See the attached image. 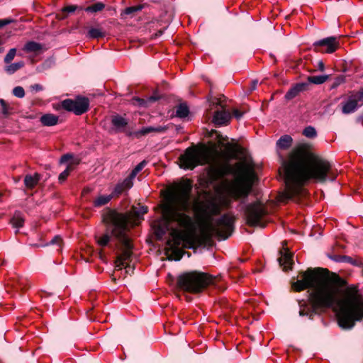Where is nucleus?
<instances>
[{
    "label": "nucleus",
    "mask_w": 363,
    "mask_h": 363,
    "mask_svg": "<svg viewBox=\"0 0 363 363\" xmlns=\"http://www.w3.org/2000/svg\"><path fill=\"white\" fill-rule=\"evenodd\" d=\"M12 21H13V20L9 19V18L0 19V28H2L4 26L11 23Z\"/></svg>",
    "instance_id": "nucleus-39"
},
{
    "label": "nucleus",
    "mask_w": 363,
    "mask_h": 363,
    "mask_svg": "<svg viewBox=\"0 0 363 363\" xmlns=\"http://www.w3.org/2000/svg\"><path fill=\"white\" fill-rule=\"evenodd\" d=\"M5 43V40L2 39V38L0 36V46L2 45Z\"/></svg>",
    "instance_id": "nucleus-48"
},
{
    "label": "nucleus",
    "mask_w": 363,
    "mask_h": 363,
    "mask_svg": "<svg viewBox=\"0 0 363 363\" xmlns=\"http://www.w3.org/2000/svg\"><path fill=\"white\" fill-rule=\"evenodd\" d=\"M31 88H32V89L36 91H41L43 89L42 86L40 85V84H38L32 85Z\"/></svg>",
    "instance_id": "nucleus-44"
},
{
    "label": "nucleus",
    "mask_w": 363,
    "mask_h": 363,
    "mask_svg": "<svg viewBox=\"0 0 363 363\" xmlns=\"http://www.w3.org/2000/svg\"><path fill=\"white\" fill-rule=\"evenodd\" d=\"M41 176L38 173L27 174L24 178V184L26 189H33L40 180Z\"/></svg>",
    "instance_id": "nucleus-17"
},
{
    "label": "nucleus",
    "mask_w": 363,
    "mask_h": 363,
    "mask_svg": "<svg viewBox=\"0 0 363 363\" xmlns=\"http://www.w3.org/2000/svg\"><path fill=\"white\" fill-rule=\"evenodd\" d=\"M233 113L234 117L236 118L237 119L240 118L242 116V113H241L239 110L236 108L233 109Z\"/></svg>",
    "instance_id": "nucleus-40"
},
{
    "label": "nucleus",
    "mask_w": 363,
    "mask_h": 363,
    "mask_svg": "<svg viewBox=\"0 0 363 363\" xmlns=\"http://www.w3.org/2000/svg\"><path fill=\"white\" fill-rule=\"evenodd\" d=\"M16 55V48L10 49L4 57V62L6 64L10 63L13 60Z\"/></svg>",
    "instance_id": "nucleus-34"
},
{
    "label": "nucleus",
    "mask_w": 363,
    "mask_h": 363,
    "mask_svg": "<svg viewBox=\"0 0 363 363\" xmlns=\"http://www.w3.org/2000/svg\"><path fill=\"white\" fill-rule=\"evenodd\" d=\"M229 206L230 201L216 196H210L194 203V211L199 224L197 237L201 244L209 243L213 237L225 240L232 235L235 220L232 213L213 218L220 213L223 206Z\"/></svg>",
    "instance_id": "nucleus-5"
},
{
    "label": "nucleus",
    "mask_w": 363,
    "mask_h": 363,
    "mask_svg": "<svg viewBox=\"0 0 363 363\" xmlns=\"http://www.w3.org/2000/svg\"><path fill=\"white\" fill-rule=\"evenodd\" d=\"M4 51V49L0 48V52H2Z\"/></svg>",
    "instance_id": "nucleus-51"
},
{
    "label": "nucleus",
    "mask_w": 363,
    "mask_h": 363,
    "mask_svg": "<svg viewBox=\"0 0 363 363\" xmlns=\"http://www.w3.org/2000/svg\"><path fill=\"white\" fill-rule=\"evenodd\" d=\"M11 223L13 228H21L24 223V218L22 213L19 211L15 212L11 218Z\"/></svg>",
    "instance_id": "nucleus-23"
},
{
    "label": "nucleus",
    "mask_w": 363,
    "mask_h": 363,
    "mask_svg": "<svg viewBox=\"0 0 363 363\" xmlns=\"http://www.w3.org/2000/svg\"><path fill=\"white\" fill-rule=\"evenodd\" d=\"M286 188L279 195V201L285 202L307 194L303 186L310 180L324 182L333 181L337 174L329 161L310 152L305 145L293 150L289 160L284 162Z\"/></svg>",
    "instance_id": "nucleus-3"
},
{
    "label": "nucleus",
    "mask_w": 363,
    "mask_h": 363,
    "mask_svg": "<svg viewBox=\"0 0 363 363\" xmlns=\"http://www.w3.org/2000/svg\"><path fill=\"white\" fill-rule=\"evenodd\" d=\"M358 103L359 102H358L357 98L352 94V95H350L348 97L347 100L345 103L342 104V113L345 114H349V113L354 112L359 106Z\"/></svg>",
    "instance_id": "nucleus-14"
},
{
    "label": "nucleus",
    "mask_w": 363,
    "mask_h": 363,
    "mask_svg": "<svg viewBox=\"0 0 363 363\" xmlns=\"http://www.w3.org/2000/svg\"><path fill=\"white\" fill-rule=\"evenodd\" d=\"M215 280L216 277L209 274L192 271L179 276L177 286L183 291L197 294L201 292L209 285L213 284Z\"/></svg>",
    "instance_id": "nucleus-7"
},
{
    "label": "nucleus",
    "mask_w": 363,
    "mask_h": 363,
    "mask_svg": "<svg viewBox=\"0 0 363 363\" xmlns=\"http://www.w3.org/2000/svg\"><path fill=\"white\" fill-rule=\"evenodd\" d=\"M303 135L309 138H314L317 135V132L313 127L308 126L304 128Z\"/></svg>",
    "instance_id": "nucleus-33"
},
{
    "label": "nucleus",
    "mask_w": 363,
    "mask_h": 363,
    "mask_svg": "<svg viewBox=\"0 0 363 363\" xmlns=\"http://www.w3.org/2000/svg\"><path fill=\"white\" fill-rule=\"evenodd\" d=\"M146 162L145 160L140 162L131 172L128 177L133 181L136 175L144 168L146 165Z\"/></svg>",
    "instance_id": "nucleus-29"
},
{
    "label": "nucleus",
    "mask_w": 363,
    "mask_h": 363,
    "mask_svg": "<svg viewBox=\"0 0 363 363\" xmlns=\"http://www.w3.org/2000/svg\"><path fill=\"white\" fill-rule=\"evenodd\" d=\"M24 66V62L23 61L11 63L4 67V70L9 74H12L15 73L18 69H21Z\"/></svg>",
    "instance_id": "nucleus-26"
},
{
    "label": "nucleus",
    "mask_w": 363,
    "mask_h": 363,
    "mask_svg": "<svg viewBox=\"0 0 363 363\" xmlns=\"http://www.w3.org/2000/svg\"><path fill=\"white\" fill-rule=\"evenodd\" d=\"M0 104H1V108H2V113L5 116L9 115L10 113L9 106L6 104V102L4 99H0Z\"/></svg>",
    "instance_id": "nucleus-36"
},
{
    "label": "nucleus",
    "mask_w": 363,
    "mask_h": 363,
    "mask_svg": "<svg viewBox=\"0 0 363 363\" xmlns=\"http://www.w3.org/2000/svg\"><path fill=\"white\" fill-rule=\"evenodd\" d=\"M72 158V155H63L61 159H60V162L61 163H63V162H66L67 161H68L69 160H70Z\"/></svg>",
    "instance_id": "nucleus-42"
},
{
    "label": "nucleus",
    "mask_w": 363,
    "mask_h": 363,
    "mask_svg": "<svg viewBox=\"0 0 363 363\" xmlns=\"http://www.w3.org/2000/svg\"><path fill=\"white\" fill-rule=\"evenodd\" d=\"M208 174L213 180H218L228 174L234 175L235 179L226 186V191L235 200L247 197L256 179L252 164L245 160L234 165L228 162L211 164Z\"/></svg>",
    "instance_id": "nucleus-6"
},
{
    "label": "nucleus",
    "mask_w": 363,
    "mask_h": 363,
    "mask_svg": "<svg viewBox=\"0 0 363 363\" xmlns=\"http://www.w3.org/2000/svg\"><path fill=\"white\" fill-rule=\"evenodd\" d=\"M293 143L292 138L289 135H282L277 142V149L279 150H287L289 149Z\"/></svg>",
    "instance_id": "nucleus-18"
},
{
    "label": "nucleus",
    "mask_w": 363,
    "mask_h": 363,
    "mask_svg": "<svg viewBox=\"0 0 363 363\" xmlns=\"http://www.w3.org/2000/svg\"><path fill=\"white\" fill-rule=\"evenodd\" d=\"M257 84V81H253L251 86V91H253L256 89Z\"/></svg>",
    "instance_id": "nucleus-47"
},
{
    "label": "nucleus",
    "mask_w": 363,
    "mask_h": 363,
    "mask_svg": "<svg viewBox=\"0 0 363 363\" xmlns=\"http://www.w3.org/2000/svg\"><path fill=\"white\" fill-rule=\"evenodd\" d=\"M23 50L27 53H37L42 50V45L34 41H29L25 44Z\"/></svg>",
    "instance_id": "nucleus-21"
},
{
    "label": "nucleus",
    "mask_w": 363,
    "mask_h": 363,
    "mask_svg": "<svg viewBox=\"0 0 363 363\" xmlns=\"http://www.w3.org/2000/svg\"><path fill=\"white\" fill-rule=\"evenodd\" d=\"M76 9V7L74 6H67L65 7L64 9H63V11H66V12H73Z\"/></svg>",
    "instance_id": "nucleus-43"
},
{
    "label": "nucleus",
    "mask_w": 363,
    "mask_h": 363,
    "mask_svg": "<svg viewBox=\"0 0 363 363\" xmlns=\"http://www.w3.org/2000/svg\"><path fill=\"white\" fill-rule=\"evenodd\" d=\"M266 213L265 207L258 201L247 205L245 209L247 223L252 226L264 227V225L262 224V218Z\"/></svg>",
    "instance_id": "nucleus-9"
},
{
    "label": "nucleus",
    "mask_w": 363,
    "mask_h": 363,
    "mask_svg": "<svg viewBox=\"0 0 363 363\" xmlns=\"http://www.w3.org/2000/svg\"><path fill=\"white\" fill-rule=\"evenodd\" d=\"M167 130L165 126H157V127H144L140 130L138 131H130L128 130H123V132L128 137H133L135 138H140L143 136H145L150 133H164Z\"/></svg>",
    "instance_id": "nucleus-12"
},
{
    "label": "nucleus",
    "mask_w": 363,
    "mask_h": 363,
    "mask_svg": "<svg viewBox=\"0 0 363 363\" xmlns=\"http://www.w3.org/2000/svg\"><path fill=\"white\" fill-rule=\"evenodd\" d=\"M329 271L323 268L308 269L301 279L292 284L296 291L312 289L308 300L299 302V315L313 319L327 308H332L340 327L350 329L363 318V299L354 286L340 289L329 278Z\"/></svg>",
    "instance_id": "nucleus-1"
},
{
    "label": "nucleus",
    "mask_w": 363,
    "mask_h": 363,
    "mask_svg": "<svg viewBox=\"0 0 363 363\" xmlns=\"http://www.w3.org/2000/svg\"><path fill=\"white\" fill-rule=\"evenodd\" d=\"M106 35V32L100 28H91L87 33V38L96 39L103 38Z\"/></svg>",
    "instance_id": "nucleus-25"
},
{
    "label": "nucleus",
    "mask_w": 363,
    "mask_h": 363,
    "mask_svg": "<svg viewBox=\"0 0 363 363\" xmlns=\"http://www.w3.org/2000/svg\"><path fill=\"white\" fill-rule=\"evenodd\" d=\"M73 170L72 165L69 164L67 167L66 169L63 171L58 177L59 182L62 183L64 182L67 177L69 175L70 172Z\"/></svg>",
    "instance_id": "nucleus-32"
},
{
    "label": "nucleus",
    "mask_w": 363,
    "mask_h": 363,
    "mask_svg": "<svg viewBox=\"0 0 363 363\" xmlns=\"http://www.w3.org/2000/svg\"><path fill=\"white\" fill-rule=\"evenodd\" d=\"M59 117L54 114L47 113L40 117V121L45 126H52L58 123Z\"/></svg>",
    "instance_id": "nucleus-20"
},
{
    "label": "nucleus",
    "mask_w": 363,
    "mask_h": 363,
    "mask_svg": "<svg viewBox=\"0 0 363 363\" xmlns=\"http://www.w3.org/2000/svg\"><path fill=\"white\" fill-rule=\"evenodd\" d=\"M191 189V182L188 179L173 184L169 188L162 205V218L152 223V228L158 240H161L167 232L169 233L165 254L170 260L179 261L182 259L184 251L179 246L193 230L191 218L180 212L189 209Z\"/></svg>",
    "instance_id": "nucleus-2"
},
{
    "label": "nucleus",
    "mask_w": 363,
    "mask_h": 363,
    "mask_svg": "<svg viewBox=\"0 0 363 363\" xmlns=\"http://www.w3.org/2000/svg\"><path fill=\"white\" fill-rule=\"evenodd\" d=\"M133 185V181L128 177L122 182L118 183L111 195L118 196L125 190L130 189Z\"/></svg>",
    "instance_id": "nucleus-16"
},
{
    "label": "nucleus",
    "mask_w": 363,
    "mask_h": 363,
    "mask_svg": "<svg viewBox=\"0 0 363 363\" xmlns=\"http://www.w3.org/2000/svg\"><path fill=\"white\" fill-rule=\"evenodd\" d=\"M142 9H143V6H141V5L128 7L123 11V12L121 13V16H123L125 15H127V16L131 15L135 12H138V11L142 10Z\"/></svg>",
    "instance_id": "nucleus-31"
},
{
    "label": "nucleus",
    "mask_w": 363,
    "mask_h": 363,
    "mask_svg": "<svg viewBox=\"0 0 363 363\" xmlns=\"http://www.w3.org/2000/svg\"><path fill=\"white\" fill-rule=\"evenodd\" d=\"M62 106L76 115H82L88 111L89 101L86 97H77L75 100L65 99L62 102Z\"/></svg>",
    "instance_id": "nucleus-10"
},
{
    "label": "nucleus",
    "mask_w": 363,
    "mask_h": 363,
    "mask_svg": "<svg viewBox=\"0 0 363 363\" xmlns=\"http://www.w3.org/2000/svg\"><path fill=\"white\" fill-rule=\"evenodd\" d=\"M318 67L320 71H323L325 69L324 63L322 61L318 62Z\"/></svg>",
    "instance_id": "nucleus-46"
},
{
    "label": "nucleus",
    "mask_w": 363,
    "mask_h": 363,
    "mask_svg": "<svg viewBox=\"0 0 363 363\" xmlns=\"http://www.w3.org/2000/svg\"><path fill=\"white\" fill-rule=\"evenodd\" d=\"M189 113V108L186 104H180L176 109V115L179 118H185Z\"/></svg>",
    "instance_id": "nucleus-27"
},
{
    "label": "nucleus",
    "mask_w": 363,
    "mask_h": 363,
    "mask_svg": "<svg viewBox=\"0 0 363 363\" xmlns=\"http://www.w3.org/2000/svg\"><path fill=\"white\" fill-rule=\"evenodd\" d=\"M111 123L118 130H121V128H125L128 125V121L125 118L121 116H114L112 118Z\"/></svg>",
    "instance_id": "nucleus-24"
},
{
    "label": "nucleus",
    "mask_w": 363,
    "mask_h": 363,
    "mask_svg": "<svg viewBox=\"0 0 363 363\" xmlns=\"http://www.w3.org/2000/svg\"><path fill=\"white\" fill-rule=\"evenodd\" d=\"M218 138H219V139H218V140H219V142H220V143H221V140L223 139V138H222V137H221V136H220V135H218Z\"/></svg>",
    "instance_id": "nucleus-49"
},
{
    "label": "nucleus",
    "mask_w": 363,
    "mask_h": 363,
    "mask_svg": "<svg viewBox=\"0 0 363 363\" xmlns=\"http://www.w3.org/2000/svg\"><path fill=\"white\" fill-rule=\"evenodd\" d=\"M19 284H20V286L21 287V286L23 284V281H21Z\"/></svg>",
    "instance_id": "nucleus-50"
},
{
    "label": "nucleus",
    "mask_w": 363,
    "mask_h": 363,
    "mask_svg": "<svg viewBox=\"0 0 363 363\" xmlns=\"http://www.w3.org/2000/svg\"><path fill=\"white\" fill-rule=\"evenodd\" d=\"M113 198V195H100L97 196L93 201L95 207H101L106 205Z\"/></svg>",
    "instance_id": "nucleus-22"
},
{
    "label": "nucleus",
    "mask_w": 363,
    "mask_h": 363,
    "mask_svg": "<svg viewBox=\"0 0 363 363\" xmlns=\"http://www.w3.org/2000/svg\"><path fill=\"white\" fill-rule=\"evenodd\" d=\"M13 94L18 98H23L25 96V91L22 86H18L13 89Z\"/></svg>",
    "instance_id": "nucleus-35"
},
{
    "label": "nucleus",
    "mask_w": 363,
    "mask_h": 363,
    "mask_svg": "<svg viewBox=\"0 0 363 363\" xmlns=\"http://www.w3.org/2000/svg\"><path fill=\"white\" fill-rule=\"evenodd\" d=\"M147 212V206H133L129 213L110 211L104 218L106 231L96 237V242L100 247L108 246L111 241L115 242V248L121 251L115 262L117 269L127 267L126 262L130 258L133 249L129 232Z\"/></svg>",
    "instance_id": "nucleus-4"
},
{
    "label": "nucleus",
    "mask_w": 363,
    "mask_h": 363,
    "mask_svg": "<svg viewBox=\"0 0 363 363\" xmlns=\"http://www.w3.org/2000/svg\"><path fill=\"white\" fill-rule=\"evenodd\" d=\"M105 7V5L101 2L94 4L85 9L87 12L95 13L102 11Z\"/></svg>",
    "instance_id": "nucleus-30"
},
{
    "label": "nucleus",
    "mask_w": 363,
    "mask_h": 363,
    "mask_svg": "<svg viewBox=\"0 0 363 363\" xmlns=\"http://www.w3.org/2000/svg\"><path fill=\"white\" fill-rule=\"evenodd\" d=\"M62 242V238L60 236H55L50 241V243L56 244V245H58V247H59V248L57 249L58 251L61 250Z\"/></svg>",
    "instance_id": "nucleus-37"
},
{
    "label": "nucleus",
    "mask_w": 363,
    "mask_h": 363,
    "mask_svg": "<svg viewBox=\"0 0 363 363\" xmlns=\"http://www.w3.org/2000/svg\"><path fill=\"white\" fill-rule=\"evenodd\" d=\"M313 46L316 52L330 54L340 48V43L336 37H328L314 42Z\"/></svg>",
    "instance_id": "nucleus-11"
},
{
    "label": "nucleus",
    "mask_w": 363,
    "mask_h": 363,
    "mask_svg": "<svg viewBox=\"0 0 363 363\" xmlns=\"http://www.w3.org/2000/svg\"><path fill=\"white\" fill-rule=\"evenodd\" d=\"M179 160L182 168L193 169L198 165L208 163L210 157L208 152L204 146H191L185 150Z\"/></svg>",
    "instance_id": "nucleus-8"
},
{
    "label": "nucleus",
    "mask_w": 363,
    "mask_h": 363,
    "mask_svg": "<svg viewBox=\"0 0 363 363\" xmlns=\"http://www.w3.org/2000/svg\"><path fill=\"white\" fill-rule=\"evenodd\" d=\"M281 256L278 259L279 264L283 267V269L287 271L291 269L293 264L292 255L287 248H283L280 251Z\"/></svg>",
    "instance_id": "nucleus-13"
},
{
    "label": "nucleus",
    "mask_w": 363,
    "mask_h": 363,
    "mask_svg": "<svg viewBox=\"0 0 363 363\" xmlns=\"http://www.w3.org/2000/svg\"><path fill=\"white\" fill-rule=\"evenodd\" d=\"M231 118V115L229 111L223 110L216 111L213 122L216 125H223L227 124Z\"/></svg>",
    "instance_id": "nucleus-15"
},
{
    "label": "nucleus",
    "mask_w": 363,
    "mask_h": 363,
    "mask_svg": "<svg viewBox=\"0 0 363 363\" xmlns=\"http://www.w3.org/2000/svg\"><path fill=\"white\" fill-rule=\"evenodd\" d=\"M357 98L358 102L361 103V105L363 104V88L360 89L358 92L353 94Z\"/></svg>",
    "instance_id": "nucleus-38"
},
{
    "label": "nucleus",
    "mask_w": 363,
    "mask_h": 363,
    "mask_svg": "<svg viewBox=\"0 0 363 363\" xmlns=\"http://www.w3.org/2000/svg\"><path fill=\"white\" fill-rule=\"evenodd\" d=\"M344 82H345V77L342 76L340 77H338L337 79H336L333 86H337L340 85V84L343 83Z\"/></svg>",
    "instance_id": "nucleus-41"
},
{
    "label": "nucleus",
    "mask_w": 363,
    "mask_h": 363,
    "mask_svg": "<svg viewBox=\"0 0 363 363\" xmlns=\"http://www.w3.org/2000/svg\"><path fill=\"white\" fill-rule=\"evenodd\" d=\"M328 75H319V76H311L308 78V81L311 83L315 84H321L326 82L328 79Z\"/></svg>",
    "instance_id": "nucleus-28"
},
{
    "label": "nucleus",
    "mask_w": 363,
    "mask_h": 363,
    "mask_svg": "<svg viewBox=\"0 0 363 363\" xmlns=\"http://www.w3.org/2000/svg\"><path fill=\"white\" fill-rule=\"evenodd\" d=\"M133 101H137L140 106H144L145 104V101L143 99L139 98H134Z\"/></svg>",
    "instance_id": "nucleus-45"
},
{
    "label": "nucleus",
    "mask_w": 363,
    "mask_h": 363,
    "mask_svg": "<svg viewBox=\"0 0 363 363\" xmlns=\"http://www.w3.org/2000/svg\"><path fill=\"white\" fill-rule=\"evenodd\" d=\"M306 84L304 83L296 84L291 87L286 94L285 98L287 100H291L295 98L298 94L304 90Z\"/></svg>",
    "instance_id": "nucleus-19"
}]
</instances>
